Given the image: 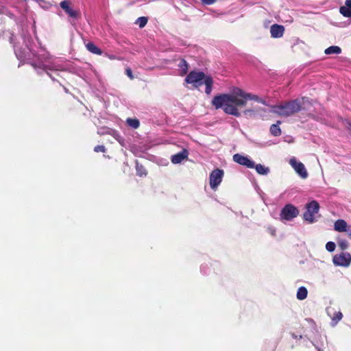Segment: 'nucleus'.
I'll use <instances>...</instances> for the list:
<instances>
[{
  "instance_id": "8",
  "label": "nucleus",
  "mask_w": 351,
  "mask_h": 351,
  "mask_svg": "<svg viewBox=\"0 0 351 351\" xmlns=\"http://www.w3.org/2000/svg\"><path fill=\"white\" fill-rule=\"evenodd\" d=\"M351 262V256L349 253L337 254L333 258V263L336 265L348 266Z\"/></svg>"
},
{
  "instance_id": "22",
  "label": "nucleus",
  "mask_w": 351,
  "mask_h": 351,
  "mask_svg": "<svg viewBox=\"0 0 351 351\" xmlns=\"http://www.w3.org/2000/svg\"><path fill=\"white\" fill-rule=\"evenodd\" d=\"M136 169L137 176H138L140 177L147 176V172L145 168L143 165L136 164Z\"/></svg>"
},
{
  "instance_id": "31",
  "label": "nucleus",
  "mask_w": 351,
  "mask_h": 351,
  "mask_svg": "<svg viewBox=\"0 0 351 351\" xmlns=\"http://www.w3.org/2000/svg\"><path fill=\"white\" fill-rule=\"evenodd\" d=\"M254 112V110H250V109H247V110H245L243 111V113L245 114V115H247L248 114L250 113H252Z\"/></svg>"
},
{
  "instance_id": "13",
  "label": "nucleus",
  "mask_w": 351,
  "mask_h": 351,
  "mask_svg": "<svg viewBox=\"0 0 351 351\" xmlns=\"http://www.w3.org/2000/svg\"><path fill=\"white\" fill-rule=\"evenodd\" d=\"M339 12L345 17H351V0H346L345 5L340 7Z\"/></svg>"
},
{
  "instance_id": "21",
  "label": "nucleus",
  "mask_w": 351,
  "mask_h": 351,
  "mask_svg": "<svg viewBox=\"0 0 351 351\" xmlns=\"http://www.w3.org/2000/svg\"><path fill=\"white\" fill-rule=\"evenodd\" d=\"M126 121L128 125L134 129L138 128L140 125V122L137 119L128 118Z\"/></svg>"
},
{
  "instance_id": "16",
  "label": "nucleus",
  "mask_w": 351,
  "mask_h": 351,
  "mask_svg": "<svg viewBox=\"0 0 351 351\" xmlns=\"http://www.w3.org/2000/svg\"><path fill=\"white\" fill-rule=\"evenodd\" d=\"M180 71V75L184 76L187 74L189 71V64L184 59H181L178 64Z\"/></svg>"
},
{
  "instance_id": "12",
  "label": "nucleus",
  "mask_w": 351,
  "mask_h": 351,
  "mask_svg": "<svg viewBox=\"0 0 351 351\" xmlns=\"http://www.w3.org/2000/svg\"><path fill=\"white\" fill-rule=\"evenodd\" d=\"M189 152L187 149H184L182 152L177 153L171 156V160L173 164L182 162L184 159L188 158Z\"/></svg>"
},
{
  "instance_id": "29",
  "label": "nucleus",
  "mask_w": 351,
  "mask_h": 351,
  "mask_svg": "<svg viewBox=\"0 0 351 351\" xmlns=\"http://www.w3.org/2000/svg\"><path fill=\"white\" fill-rule=\"evenodd\" d=\"M217 0H201V2L204 5H212L215 3Z\"/></svg>"
},
{
  "instance_id": "27",
  "label": "nucleus",
  "mask_w": 351,
  "mask_h": 351,
  "mask_svg": "<svg viewBox=\"0 0 351 351\" xmlns=\"http://www.w3.org/2000/svg\"><path fill=\"white\" fill-rule=\"evenodd\" d=\"M106 147L104 145H97L94 147V151L95 152H106Z\"/></svg>"
},
{
  "instance_id": "10",
  "label": "nucleus",
  "mask_w": 351,
  "mask_h": 351,
  "mask_svg": "<svg viewBox=\"0 0 351 351\" xmlns=\"http://www.w3.org/2000/svg\"><path fill=\"white\" fill-rule=\"evenodd\" d=\"M290 165L302 178H306L308 176L305 167L302 162L296 161L295 158H291Z\"/></svg>"
},
{
  "instance_id": "20",
  "label": "nucleus",
  "mask_w": 351,
  "mask_h": 351,
  "mask_svg": "<svg viewBox=\"0 0 351 351\" xmlns=\"http://www.w3.org/2000/svg\"><path fill=\"white\" fill-rule=\"evenodd\" d=\"M256 169V172L261 175H267L269 173V168L265 167V166L258 164L256 165H254V167Z\"/></svg>"
},
{
  "instance_id": "7",
  "label": "nucleus",
  "mask_w": 351,
  "mask_h": 351,
  "mask_svg": "<svg viewBox=\"0 0 351 351\" xmlns=\"http://www.w3.org/2000/svg\"><path fill=\"white\" fill-rule=\"evenodd\" d=\"M60 6L66 12V14L72 19H78L80 17L81 14L79 10L73 9L71 7V2L64 0L60 2Z\"/></svg>"
},
{
  "instance_id": "2",
  "label": "nucleus",
  "mask_w": 351,
  "mask_h": 351,
  "mask_svg": "<svg viewBox=\"0 0 351 351\" xmlns=\"http://www.w3.org/2000/svg\"><path fill=\"white\" fill-rule=\"evenodd\" d=\"M184 81L187 84H192L195 88H199L202 84H205V93L206 95L211 93L214 84L211 76L206 75L203 71H196L189 72L185 77Z\"/></svg>"
},
{
  "instance_id": "1",
  "label": "nucleus",
  "mask_w": 351,
  "mask_h": 351,
  "mask_svg": "<svg viewBox=\"0 0 351 351\" xmlns=\"http://www.w3.org/2000/svg\"><path fill=\"white\" fill-rule=\"evenodd\" d=\"M249 99L265 104L258 95L245 93L239 88L233 89L230 94L215 95L211 103L216 109L221 108L225 113L239 117L241 116L239 108L245 106Z\"/></svg>"
},
{
  "instance_id": "15",
  "label": "nucleus",
  "mask_w": 351,
  "mask_h": 351,
  "mask_svg": "<svg viewBox=\"0 0 351 351\" xmlns=\"http://www.w3.org/2000/svg\"><path fill=\"white\" fill-rule=\"evenodd\" d=\"M86 48L89 52L93 54L101 56L103 53L102 50L92 42L86 43Z\"/></svg>"
},
{
  "instance_id": "23",
  "label": "nucleus",
  "mask_w": 351,
  "mask_h": 351,
  "mask_svg": "<svg viewBox=\"0 0 351 351\" xmlns=\"http://www.w3.org/2000/svg\"><path fill=\"white\" fill-rule=\"evenodd\" d=\"M148 19L145 16H141L138 18L136 23L138 24L140 28L144 27L147 23Z\"/></svg>"
},
{
  "instance_id": "3",
  "label": "nucleus",
  "mask_w": 351,
  "mask_h": 351,
  "mask_svg": "<svg viewBox=\"0 0 351 351\" xmlns=\"http://www.w3.org/2000/svg\"><path fill=\"white\" fill-rule=\"evenodd\" d=\"M301 110L302 104L298 99H295L272 106L271 111L278 116L288 117L300 112Z\"/></svg>"
},
{
  "instance_id": "24",
  "label": "nucleus",
  "mask_w": 351,
  "mask_h": 351,
  "mask_svg": "<svg viewBox=\"0 0 351 351\" xmlns=\"http://www.w3.org/2000/svg\"><path fill=\"white\" fill-rule=\"evenodd\" d=\"M338 245L341 250H345L348 247V243L346 239H339L338 241Z\"/></svg>"
},
{
  "instance_id": "18",
  "label": "nucleus",
  "mask_w": 351,
  "mask_h": 351,
  "mask_svg": "<svg viewBox=\"0 0 351 351\" xmlns=\"http://www.w3.org/2000/svg\"><path fill=\"white\" fill-rule=\"evenodd\" d=\"M308 291L305 287H300L297 291V298L300 300H303L306 298Z\"/></svg>"
},
{
  "instance_id": "9",
  "label": "nucleus",
  "mask_w": 351,
  "mask_h": 351,
  "mask_svg": "<svg viewBox=\"0 0 351 351\" xmlns=\"http://www.w3.org/2000/svg\"><path fill=\"white\" fill-rule=\"evenodd\" d=\"M233 160L238 164L245 166L247 168L252 169L254 167V162L249 159L247 156L236 154L233 156Z\"/></svg>"
},
{
  "instance_id": "25",
  "label": "nucleus",
  "mask_w": 351,
  "mask_h": 351,
  "mask_svg": "<svg viewBox=\"0 0 351 351\" xmlns=\"http://www.w3.org/2000/svg\"><path fill=\"white\" fill-rule=\"evenodd\" d=\"M343 317V314L340 311H337L334 313L333 316L332 317V320L335 323L339 322Z\"/></svg>"
},
{
  "instance_id": "6",
  "label": "nucleus",
  "mask_w": 351,
  "mask_h": 351,
  "mask_svg": "<svg viewBox=\"0 0 351 351\" xmlns=\"http://www.w3.org/2000/svg\"><path fill=\"white\" fill-rule=\"evenodd\" d=\"M223 171L219 169L213 170L209 176L210 186L215 190L222 181Z\"/></svg>"
},
{
  "instance_id": "30",
  "label": "nucleus",
  "mask_w": 351,
  "mask_h": 351,
  "mask_svg": "<svg viewBox=\"0 0 351 351\" xmlns=\"http://www.w3.org/2000/svg\"><path fill=\"white\" fill-rule=\"evenodd\" d=\"M343 232H346L348 237L351 239V226L348 225V228H346V230H344Z\"/></svg>"
},
{
  "instance_id": "5",
  "label": "nucleus",
  "mask_w": 351,
  "mask_h": 351,
  "mask_svg": "<svg viewBox=\"0 0 351 351\" xmlns=\"http://www.w3.org/2000/svg\"><path fill=\"white\" fill-rule=\"evenodd\" d=\"M299 214L298 209L293 204H288L285 205L280 212L282 219L290 221L296 217Z\"/></svg>"
},
{
  "instance_id": "28",
  "label": "nucleus",
  "mask_w": 351,
  "mask_h": 351,
  "mask_svg": "<svg viewBox=\"0 0 351 351\" xmlns=\"http://www.w3.org/2000/svg\"><path fill=\"white\" fill-rule=\"evenodd\" d=\"M125 74L128 75V77L130 79V80H133L134 78L133 74H132V69L130 68V67H127L125 69Z\"/></svg>"
},
{
  "instance_id": "26",
  "label": "nucleus",
  "mask_w": 351,
  "mask_h": 351,
  "mask_svg": "<svg viewBox=\"0 0 351 351\" xmlns=\"http://www.w3.org/2000/svg\"><path fill=\"white\" fill-rule=\"evenodd\" d=\"M335 247H336V245L334 242L332 241H328L326 244V249L330 252H333L335 250Z\"/></svg>"
},
{
  "instance_id": "14",
  "label": "nucleus",
  "mask_w": 351,
  "mask_h": 351,
  "mask_svg": "<svg viewBox=\"0 0 351 351\" xmlns=\"http://www.w3.org/2000/svg\"><path fill=\"white\" fill-rule=\"evenodd\" d=\"M348 224L343 219H338L335 222L334 229L339 232H343L344 230H346V228H348Z\"/></svg>"
},
{
  "instance_id": "4",
  "label": "nucleus",
  "mask_w": 351,
  "mask_h": 351,
  "mask_svg": "<svg viewBox=\"0 0 351 351\" xmlns=\"http://www.w3.org/2000/svg\"><path fill=\"white\" fill-rule=\"evenodd\" d=\"M306 210L303 214V219L308 223H313L315 221V215L319 210V204L315 201H311L306 205Z\"/></svg>"
},
{
  "instance_id": "32",
  "label": "nucleus",
  "mask_w": 351,
  "mask_h": 351,
  "mask_svg": "<svg viewBox=\"0 0 351 351\" xmlns=\"http://www.w3.org/2000/svg\"><path fill=\"white\" fill-rule=\"evenodd\" d=\"M348 130L351 133V123H349V125H348Z\"/></svg>"
},
{
  "instance_id": "11",
  "label": "nucleus",
  "mask_w": 351,
  "mask_h": 351,
  "mask_svg": "<svg viewBox=\"0 0 351 351\" xmlns=\"http://www.w3.org/2000/svg\"><path fill=\"white\" fill-rule=\"evenodd\" d=\"M285 27L282 25L274 24L271 26L270 33L272 38H280L283 36Z\"/></svg>"
},
{
  "instance_id": "19",
  "label": "nucleus",
  "mask_w": 351,
  "mask_h": 351,
  "mask_svg": "<svg viewBox=\"0 0 351 351\" xmlns=\"http://www.w3.org/2000/svg\"><path fill=\"white\" fill-rule=\"evenodd\" d=\"M324 53L327 55L339 54L341 53V49L338 46H330L325 49Z\"/></svg>"
},
{
  "instance_id": "17",
  "label": "nucleus",
  "mask_w": 351,
  "mask_h": 351,
  "mask_svg": "<svg viewBox=\"0 0 351 351\" xmlns=\"http://www.w3.org/2000/svg\"><path fill=\"white\" fill-rule=\"evenodd\" d=\"M280 124H281V121H277V123L276 124H272L270 126L269 131L273 136H279L281 135L282 131L280 128L279 127Z\"/></svg>"
}]
</instances>
